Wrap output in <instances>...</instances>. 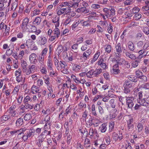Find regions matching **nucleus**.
Here are the masks:
<instances>
[{
  "label": "nucleus",
  "mask_w": 149,
  "mask_h": 149,
  "mask_svg": "<svg viewBox=\"0 0 149 149\" xmlns=\"http://www.w3.org/2000/svg\"><path fill=\"white\" fill-rule=\"evenodd\" d=\"M47 42V38L43 36H39L36 40L37 44L39 46H42L46 44Z\"/></svg>",
  "instance_id": "obj_3"
},
{
  "label": "nucleus",
  "mask_w": 149,
  "mask_h": 149,
  "mask_svg": "<svg viewBox=\"0 0 149 149\" xmlns=\"http://www.w3.org/2000/svg\"><path fill=\"white\" fill-rule=\"evenodd\" d=\"M41 21V18L38 16L35 17L33 20L32 23L33 25L37 26L40 25Z\"/></svg>",
  "instance_id": "obj_15"
},
{
  "label": "nucleus",
  "mask_w": 149,
  "mask_h": 149,
  "mask_svg": "<svg viewBox=\"0 0 149 149\" xmlns=\"http://www.w3.org/2000/svg\"><path fill=\"white\" fill-rule=\"evenodd\" d=\"M91 21L90 20H87L84 21L83 22V26H90Z\"/></svg>",
  "instance_id": "obj_51"
},
{
  "label": "nucleus",
  "mask_w": 149,
  "mask_h": 149,
  "mask_svg": "<svg viewBox=\"0 0 149 149\" xmlns=\"http://www.w3.org/2000/svg\"><path fill=\"white\" fill-rule=\"evenodd\" d=\"M119 66L117 64H115L113 66L111 72L113 74H117L120 73V70L119 69Z\"/></svg>",
  "instance_id": "obj_9"
},
{
  "label": "nucleus",
  "mask_w": 149,
  "mask_h": 149,
  "mask_svg": "<svg viewBox=\"0 0 149 149\" xmlns=\"http://www.w3.org/2000/svg\"><path fill=\"white\" fill-rule=\"evenodd\" d=\"M125 55L127 58H130L131 60H134L136 58V56L132 52L127 51L125 52Z\"/></svg>",
  "instance_id": "obj_13"
},
{
  "label": "nucleus",
  "mask_w": 149,
  "mask_h": 149,
  "mask_svg": "<svg viewBox=\"0 0 149 149\" xmlns=\"http://www.w3.org/2000/svg\"><path fill=\"white\" fill-rule=\"evenodd\" d=\"M31 114L30 113H27L25 115L24 119L25 121H27L31 119Z\"/></svg>",
  "instance_id": "obj_32"
},
{
  "label": "nucleus",
  "mask_w": 149,
  "mask_h": 149,
  "mask_svg": "<svg viewBox=\"0 0 149 149\" xmlns=\"http://www.w3.org/2000/svg\"><path fill=\"white\" fill-rule=\"evenodd\" d=\"M133 118L130 116H129L128 119L127 120V124H132L133 123Z\"/></svg>",
  "instance_id": "obj_55"
},
{
  "label": "nucleus",
  "mask_w": 149,
  "mask_h": 149,
  "mask_svg": "<svg viewBox=\"0 0 149 149\" xmlns=\"http://www.w3.org/2000/svg\"><path fill=\"white\" fill-rule=\"evenodd\" d=\"M137 101L138 103L142 106L147 107L148 104V102H146L145 98H143L139 100H137Z\"/></svg>",
  "instance_id": "obj_17"
},
{
  "label": "nucleus",
  "mask_w": 149,
  "mask_h": 149,
  "mask_svg": "<svg viewBox=\"0 0 149 149\" xmlns=\"http://www.w3.org/2000/svg\"><path fill=\"white\" fill-rule=\"evenodd\" d=\"M84 146L86 149H89L91 147V143L89 139L86 138L84 143Z\"/></svg>",
  "instance_id": "obj_14"
},
{
  "label": "nucleus",
  "mask_w": 149,
  "mask_h": 149,
  "mask_svg": "<svg viewBox=\"0 0 149 149\" xmlns=\"http://www.w3.org/2000/svg\"><path fill=\"white\" fill-rule=\"evenodd\" d=\"M136 60L132 61L131 66L132 68H136L138 65L139 63L141 61V59L138 58H136Z\"/></svg>",
  "instance_id": "obj_8"
},
{
  "label": "nucleus",
  "mask_w": 149,
  "mask_h": 149,
  "mask_svg": "<svg viewBox=\"0 0 149 149\" xmlns=\"http://www.w3.org/2000/svg\"><path fill=\"white\" fill-rule=\"evenodd\" d=\"M35 132V130L34 129L32 128L30 130H27L26 133L28 136L29 137L31 136H34Z\"/></svg>",
  "instance_id": "obj_24"
},
{
  "label": "nucleus",
  "mask_w": 149,
  "mask_h": 149,
  "mask_svg": "<svg viewBox=\"0 0 149 149\" xmlns=\"http://www.w3.org/2000/svg\"><path fill=\"white\" fill-rule=\"evenodd\" d=\"M91 110L92 115L95 116H97V113L95 110V106L94 104H93L92 106Z\"/></svg>",
  "instance_id": "obj_39"
},
{
  "label": "nucleus",
  "mask_w": 149,
  "mask_h": 149,
  "mask_svg": "<svg viewBox=\"0 0 149 149\" xmlns=\"http://www.w3.org/2000/svg\"><path fill=\"white\" fill-rule=\"evenodd\" d=\"M97 134V131L95 128H93L92 127H91L90 128L89 134L91 136H93Z\"/></svg>",
  "instance_id": "obj_20"
},
{
  "label": "nucleus",
  "mask_w": 149,
  "mask_h": 149,
  "mask_svg": "<svg viewBox=\"0 0 149 149\" xmlns=\"http://www.w3.org/2000/svg\"><path fill=\"white\" fill-rule=\"evenodd\" d=\"M31 91L33 94H36L37 93H41V89L37 86L33 85L32 86L31 88Z\"/></svg>",
  "instance_id": "obj_7"
},
{
  "label": "nucleus",
  "mask_w": 149,
  "mask_h": 149,
  "mask_svg": "<svg viewBox=\"0 0 149 149\" xmlns=\"http://www.w3.org/2000/svg\"><path fill=\"white\" fill-rule=\"evenodd\" d=\"M139 87L146 89H149V84L148 83L143 84L140 86Z\"/></svg>",
  "instance_id": "obj_47"
},
{
  "label": "nucleus",
  "mask_w": 149,
  "mask_h": 149,
  "mask_svg": "<svg viewBox=\"0 0 149 149\" xmlns=\"http://www.w3.org/2000/svg\"><path fill=\"white\" fill-rule=\"evenodd\" d=\"M102 72V70L101 68L98 69H96L94 71V76L97 77L99 74H100Z\"/></svg>",
  "instance_id": "obj_40"
},
{
  "label": "nucleus",
  "mask_w": 149,
  "mask_h": 149,
  "mask_svg": "<svg viewBox=\"0 0 149 149\" xmlns=\"http://www.w3.org/2000/svg\"><path fill=\"white\" fill-rule=\"evenodd\" d=\"M29 19L28 18H25L23 20L21 28L23 31H27L31 32H35L37 31V28L34 25H28Z\"/></svg>",
  "instance_id": "obj_1"
},
{
  "label": "nucleus",
  "mask_w": 149,
  "mask_h": 149,
  "mask_svg": "<svg viewBox=\"0 0 149 149\" xmlns=\"http://www.w3.org/2000/svg\"><path fill=\"white\" fill-rule=\"evenodd\" d=\"M116 51H118L119 52H122V49L121 45L120 43L118 42L115 47Z\"/></svg>",
  "instance_id": "obj_46"
},
{
  "label": "nucleus",
  "mask_w": 149,
  "mask_h": 149,
  "mask_svg": "<svg viewBox=\"0 0 149 149\" xmlns=\"http://www.w3.org/2000/svg\"><path fill=\"white\" fill-rule=\"evenodd\" d=\"M9 115L11 117H14L18 115V113L16 110L8 111Z\"/></svg>",
  "instance_id": "obj_44"
},
{
  "label": "nucleus",
  "mask_w": 149,
  "mask_h": 149,
  "mask_svg": "<svg viewBox=\"0 0 149 149\" xmlns=\"http://www.w3.org/2000/svg\"><path fill=\"white\" fill-rule=\"evenodd\" d=\"M128 79L131 81L136 82L137 81V77L134 76H131L128 77Z\"/></svg>",
  "instance_id": "obj_41"
},
{
  "label": "nucleus",
  "mask_w": 149,
  "mask_h": 149,
  "mask_svg": "<svg viewBox=\"0 0 149 149\" xmlns=\"http://www.w3.org/2000/svg\"><path fill=\"white\" fill-rule=\"evenodd\" d=\"M117 110L116 109H112L109 111V114L108 116V118L110 120L114 119L117 116Z\"/></svg>",
  "instance_id": "obj_4"
},
{
  "label": "nucleus",
  "mask_w": 149,
  "mask_h": 149,
  "mask_svg": "<svg viewBox=\"0 0 149 149\" xmlns=\"http://www.w3.org/2000/svg\"><path fill=\"white\" fill-rule=\"evenodd\" d=\"M51 134L50 131H48L46 130H45L39 136L41 138L45 139L48 135H49Z\"/></svg>",
  "instance_id": "obj_16"
},
{
  "label": "nucleus",
  "mask_w": 149,
  "mask_h": 149,
  "mask_svg": "<svg viewBox=\"0 0 149 149\" xmlns=\"http://www.w3.org/2000/svg\"><path fill=\"white\" fill-rule=\"evenodd\" d=\"M41 10L39 9H35L33 11L32 15H31V17H33L36 15H39Z\"/></svg>",
  "instance_id": "obj_43"
},
{
  "label": "nucleus",
  "mask_w": 149,
  "mask_h": 149,
  "mask_svg": "<svg viewBox=\"0 0 149 149\" xmlns=\"http://www.w3.org/2000/svg\"><path fill=\"white\" fill-rule=\"evenodd\" d=\"M21 65L22 68V71L24 72H25L26 70L27 66L26 62L24 60H22L21 61Z\"/></svg>",
  "instance_id": "obj_19"
},
{
  "label": "nucleus",
  "mask_w": 149,
  "mask_h": 149,
  "mask_svg": "<svg viewBox=\"0 0 149 149\" xmlns=\"http://www.w3.org/2000/svg\"><path fill=\"white\" fill-rule=\"evenodd\" d=\"M60 17L56 16L53 18L52 20V22L54 24L55 27H57L59 25Z\"/></svg>",
  "instance_id": "obj_11"
},
{
  "label": "nucleus",
  "mask_w": 149,
  "mask_h": 149,
  "mask_svg": "<svg viewBox=\"0 0 149 149\" xmlns=\"http://www.w3.org/2000/svg\"><path fill=\"white\" fill-rule=\"evenodd\" d=\"M77 55V53H74L72 55H70L69 57L68 58V60L70 62H72L75 60L76 57Z\"/></svg>",
  "instance_id": "obj_29"
},
{
  "label": "nucleus",
  "mask_w": 149,
  "mask_h": 149,
  "mask_svg": "<svg viewBox=\"0 0 149 149\" xmlns=\"http://www.w3.org/2000/svg\"><path fill=\"white\" fill-rule=\"evenodd\" d=\"M69 5V3L68 2H65L62 3L59 6V8L62 7L68 6Z\"/></svg>",
  "instance_id": "obj_64"
},
{
  "label": "nucleus",
  "mask_w": 149,
  "mask_h": 149,
  "mask_svg": "<svg viewBox=\"0 0 149 149\" xmlns=\"http://www.w3.org/2000/svg\"><path fill=\"white\" fill-rule=\"evenodd\" d=\"M47 51L48 49L45 48L43 49L41 52V54H40L45 57L46 56Z\"/></svg>",
  "instance_id": "obj_62"
},
{
  "label": "nucleus",
  "mask_w": 149,
  "mask_h": 149,
  "mask_svg": "<svg viewBox=\"0 0 149 149\" xmlns=\"http://www.w3.org/2000/svg\"><path fill=\"white\" fill-rule=\"evenodd\" d=\"M109 104L110 105L111 107L113 108H114L115 107L116 103L114 99L112 98L110 99L109 101Z\"/></svg>",
  "instance_id": "obj_36"
},
{
  "label": "nucleus",
  "mask_w": 149,
  "mask_h": 149,
  "mask_svg": "<svg viewBox=\"0 0 149 149\" xmlns=\"http://www.w3.org/2000/svg\"><path fill=\"white\" fill-rule=\"evenodd\" d=\"M143 43L142 41H140L137 43V47L139 49H141L143 47Z\"/></svg>",
  "instance_id": "obj_57"
},
{
  "label": "nucleus",
  "mask_w": 149,
  "mask_h": 149,
  "mask_svg": "<svg viewBox=\"0 0 149 149\" xmlns=\"http://www.w3.org/2000/svg\"><path fill=\"white\" fill-rule=\"evenodd\" d=\"M114 123L113 121H111L109 123V130L110 132H111L114 128Z\"/></svg>",
  "instance_id": "obj_49"
},
{
  "label": "nucleus",
  "mask_w": 149,
  "mask_h": 149,
  "mask_svg": "<svg viewBox=\"0 0 149 149\" xmlns=\"http://www.w3.org/2000/svg\"><path fill=\"white\" fill-rule=\"evenodd\" d=\"M81 68V65H75L73 66L72 70L74 71L77 72H79Z\"/></svg>",
  "instance_id": "obj_26"
},
{
  "label": "nucleus",
  "mask_w": 149,
  "mask_h": 149,
  "mask_svg": "<svg viewBox=\"0 0 149 149\" xmlns=\"http://www.w3.org/2000/svg\"><path fill=\"white\" fill-rule=\"evenodd\" d=\"M92 53V50L90 48L85 51L83 54V58L84 59H86L88 58Z\"/></svg>",
  "instance_id": "obj_10"
},
{
  "label": "nucleus",
  "mask_w": 149,
  "mask_h": 149,
  "mask_svg": "<svg viewBox=\"0 0 149 149\" xmlns=\"http://www.w3.org/2000/svg\"><path fill=\"white\" fill-rule=\"evenodd\" d=\"M71 48L73 50V51L75 53H77L78 52V44L75 43L72 46Z\"/></svg>",
  "instance_id": "obj_31"
},
{
  "label": "nucleus",
  "mask_w": 149,
  "mask_h": 149,
  "mask_svg": "<svg viewBox=\"0 0 149 149\" xmlns=\"http://www.w3.org/2000/svg\"><path fill=\"white\" fill-rule=\"evenodd\" d=\"M103 11L105 12V15L107 17V18L111 19V17L113 16V15H112L111 13L110 12L109 9L104 8L103 9Z\"/></svg>",
  "instance_id": "obj_12"
},
{
  "label": "nucleus",
  "mask_w": 149,
  "mask_h": 149,
  "mask_svg": "<svg viewBox=\"0 0 149 149\" xmlns=\"http://www.w3.org/2000/svg\"><path fill=\"white\" fill-rule=\"evenodd\" d=\"M32 99L30 97L29 95L26 96L24 98V100L23 102H30L31 101Z\"/></svg>",
  "instance_id": "obj_54"
},
{
  "label": "nucleus",
  "mask_w": 149,
  "mask_h": 149,
  "mask_svg": "<svg viewBox=\"0 0 149 149\" xmlns=\"http://www.w3.org/2000/svg\"><path fill=\"white\" fill-rule=\"evenodd\" d=\"M133 84L130 81H126L124 84V87H126L129 88H131Z\"/></svg>",
  "instance_id": "obj_22"
},
{
  "label": "nucleus",
  "mask_w": 149,
  "mask_h": 149,
  "mask_svg": "<svg viewBox=\"0 0 149 149\" xmlns=\"http://www.w3.org/2000/svg\"><path fill=\"white\" fill-rule=\"evenodd\" d=\"M36 66L34 65L29 66L27 70L25 72V74L27 75H29L31 73H33L36 70Z\"/></svg>",
  "instance_id": "obj_6"
},
{
  "label": "nucleus",
  "mask_w": 149,
  "mask_h": 149,
  "mask_svg": "<svg viewBox=\"0 0 149 149\" xmlns=\"http://www.w3.org/2000/svg\"><path fill=\"white\" fill-rule=\"evenodd\" d=\"M138 53L139 55L138 56L137 58L141 59L142 57H141V56H143L144 55V52L142 49H141L139 50L138 52Z\"/></svg>",
  "instance_id": "obj_53"
},
{
  "label": "nucleus",
  "mask_w": 149,
  "mask_h": 149,
  "mask_svg": "<svg viewBox=\"0 0 149 149\" xmlns=\"http://www.w3.org/2000/svg\"><path fill=\"white\" fill-rule=\"evenodd\" d=\"M87 77L89 78H91L93 75H94V71L91 70L86 74Z\"/></svg>",
  "instance_id": "obj_45"
},
{
  "label": "nucleus",
  "mask_w": 149,
  "mask_h": 149,
  "mask_svg": "<svg viewBox=\"0 0 149 149\" xmlns=\"http://www.w3.org/2000/svg\"><path fill=\"white\" fill-rule=\"evenodd\" d=\"M13 47H12V48H13ZM12 47L10 48H9L7 50L6 52V54L9 56L11 54H12L13 53V50L12 49Z\"/></svg>",
  "instance_id": "obj_63"
},
{
  "label": "nucleus",
  "mask_w": 149,
  "mask_h": 149,
  "mask_svg": "<svg viewBox=\"0 0 149 149\" xmlns=\"http://www.w3.org/2000/svg\"><path fill=\"white\" fill-rule=\"evenodd\" d=\"M125 98L126 104L127 106V108L132 109L134 104V97L132 96H125Z\"/></svg>",
  "instance_id": "obj_2"
},
{
  "label": "nucleus",
  "mask_w": 149,
  "mask_h": 149,
  "mask_svg": "<svg viewBox=\"0 0 149 149\" xmlns=\"http://www.w3.org/2000/svg\"><path fill=\"white\" fill-rule=\"evenodd\" d=\"M107 125L106 123L102 124L99 128V130L102 133L105 132L107 129Z\"/></svg>",
  "instance_id": "obj_21"
},
{
  "label": "nucleus",
  "mask_w": 149,
  "mask_h": 149,
  "mask_svg": "<svg viewBox=\"0 0 149 149\" xmlns=\"http://www.w3.org/2000/svg\"><path fill=\"white\" fill-rule=\"evenodd\" d=\"M139 78L141 80L142 82H146L147 80V77L144 75H143V74L140 76V77H139Z\"/></svg>",
  "instance_id": "obj_60"
},
{
  "label": "nucleus",
  "mask_w": 149,
  "mask_h": 149,
  "mask_svg": "<svg viewBox=\"0 0 149 149\" xmlns=\"http://www.w3.org/2000/svg\"><path fill=\"white\" fill-rule=\"evenodd\" d=\"M143 125L142 124V122H140L137 125V127L139 132H141L143 129Z\"/></svg>",
  "instance_id": "obj_42"
},
{
  "label": "nucleus",
  "mask_w": 149,
  "mask_h": 149,
  "mask_svg": "<svg viewBox=\"0 0 149 149\" xmlns=\"http://www.w3.org/2000/svg\"><path fill=\"white\" fill-rule=\"evenodd\" d=\"M60 63L59 64V66L58 67V69H57L58 70L62 68V69H64L65 67L67 66V65L65 62L60 61Z\"/></svg>",
  "instance_id": "obj_28"
},
{
  "label": "nucleus",
  "mask_w": 149,
  "mask_h": 149,
  "mask_svg": "<svg viewBox=\"0 0 149 149\" xmlns=\"http://www.w3.org/2000/svg\"><path fill=\"white\" fill-rule=\"evenodd\" d=\"M44 139H42L39 137V139L38 140V141L37 142V144L38 146H41L42 145V143L44 141Z\"/></svg>",
  "instance_id": "obj_61"
},
{
  "label": "nucleus",
  "mask_w": 149,
  "mask_h": 149,
  "mask_svg": "<svg viewBox=\"0 0 149 149\" xmlns=\"http://www.w3.org/2000/svg\"><path fill=\"white\" fill-rule=\"evenodd\" d=\"M40 69L41 72L42 73L45 74H46L47 71L45 66L40 68Z\"/></svg>",
  "instance_id": "obj_56"
},
{
  "label": "nucleus",
  "mask_w": 149,
  "mask_h": 149,
  "mask_svg": "<svg viewBox=\"0 0 149 149\" xmlns=\"http://www.w3.org/2000/svg\"><path fill=\"white\" fill-rule=\"evenodd\" d=\"M129 49L131 51H133L134 49V44L132 42L129 41L127 43Z\"/></svg>",
  "instance_id": "obj_27"
},
{
  "label": "nucleus",
  "mask_w": 149,
  "mask_h": 149,
  "mask_svg": "<svg viewBox=\"0 0 149 149\" xmlns=\"http://www.w3.org/2000/svg\"><path fill=\"white\" fill-rule=\"evenodd\" d=\"M24 123L22 118H20L17 119L16 122V125L17 127H19L22 125Z\"/></svg>",
  "instance_id": "obj_25"
},
{
  "label": "nucleus",
  "mask_w": 149,
  "mask_h": 149,
  "mask_svg": "<svg viewBox=\"0 0 149 149\" xmlns=\"http://www.w3.org/2000/svg\"><path fill=\"white\" fill-rule=\"evenodd\" d=\"M49 73L50 75L52 77H56L58 75V73L56 72V71H54L52 69V70H51Z\"/></svg>",
  "instance_id": "obj_52"
},
{
  "label": "nucleus",
  "mask_w": 149,
  "mask_h": 149,
  "mask_svg": "<svg viewBox=\"0 0 149 149\" xmlns=\"http://www.w3.org/2000/svg\"><path fill=\"white\" fill-rule=\"evenodd\" d=\"M100 52H97L94 55V56L91 61L92 63L96 61L100 56Z\"/></svg>",
  "instance_id": "obj_35"
},
{
  "label": "nucleus",
  "mask_w": 149,
  "mask_h": 149,
  "mask_svg": "<svg viewBox=\"0 0 149 149\" xmlns=\"http://www.w3.org/2000/svg\"><path fill=\"white\" fill-rule=\"evenodd\" d=\"M60 9L57 12V14L58 15H60L64 13L66 10V8H61L60 7Z\"/></svg>",
  "instance_id": "obj_34"
},
{
  "label": "nucleus",
  "mask_w": 149,
  "mask_h": 149,
  "mask_svg": "<svg viewBox=\"0 0 149 149\" xmlns=\"http://www.w3.org/2000/svg\"><path fill=\"white\" fill-rule=\"evenodd\" d=\"M111 45H107L105 48V52L108 53H110L111 51Z\"/></svg>",
  "instance_id": "obj_58"
},
{
  "label": "nucleus",
  "mask_w": 149,
  "mask_h": 149,
  "mask_svg": "<svg viewBox=\"0 0 149 149\" xmlns=\"http://www.w3.org/2000/svg\"><path fill=\"white\" fill-rule=\"evenodd\" d=\"M24 103L26 109H31L33 108V105L30 102H24Z\"/></svg>",
  "instance_id": "obj_18"
},
{
  "label": "nucleus",
  "mask_w": 149,
  "mask_h": 149,
  "mask_svg": "<svg viewBox=\"0 0 149 149\" xmlns=\"http://www.w3.org/2000/svg\"><path fill=\"white\" fill-rule=\"evenodd\" d=\"M36 55L34 53H32L29 56V60L31 63L35 64L37 62Z\"/></svg>",
  "instance_id": "obj_5"
},
{
  "label": "nucleus",
  "mask_w": 149,
  "mask_h": 149,
  "mask_svg": "<svg viewBox=\"0 0 149 149\" xmlns=\"http://www.w3.org/2000/svg\"><path fill=\"white\" fill-rule=\"evenodd\" d=\"M142 31L146 35H148L149 34V28L147 26H143Z\"/></svg>",
  "instance_id": "obj_37"
},
{
  "label": "nucleus",
  "mask_w": 149,
  "mask_h": 149,
  "mask_svg": "<svg viewBox=\"0 0 149 149\" xmlns=\"http://www.w3.org/2000/svg\"><path fill=\"white\" fill-rule=\"evenodd\" d=\"M17 5L18 2L17 1H14L11 5L10 10H15L16 9Z\"/></svg>",
  "instance_id": "obj_33"
},
{
  "label": "nucleus",
  "mask_w": 149,
  "mask_h": 149,
  "mask_svg": "<svg viewBox=\"0 0 149 149\" xmlns=\"http://www.w3.org/2000/svg\"><path fill=\"white\" fill-rule=\"evenodd\" d=\"M116 61L117 62V64L118 65H121L123 64L124 63L125 61L123 58H120V57H118L116 58Z\"/></svg>",
  "instance_id": "obj_30"
},
{
  "label": "nucleus",
  "mask_w": 149,
  "mask_h": 149,
  "mask_svg": "<svg viewBox=\"0 0 149 149\" xmlns=\"http://www.w3.org/2000/svg\"><path fill=\"white\" fill-rule=\"evenodd\" d=\"M24 54V51L23 50L20 51L18 56V58L20 59H21Z\"/></svg>",
  "instance_id": "obj_59"
},
{
  "label": "nucleus",
  "mask_w": 149,
  "mask_h": 149,
  "mask_svg": "<svg viewBox=\"0 0 149 149\" xmlns=\"http://www.w3.org/2000/svg\"><path fill=\"white\" fill-rule=\"evenodd\" d=\"M81 22V21L79 20H76L75 21L72 26V28H76Z\"/></svg>",
  "instance_id": "obj_50"
},
{
  "label": "nucleus",
  "mask_w": 149,
  "mask_h": 149,
  "mask_svg": "<svg viewBox=\"0 0 149 149\" xmlns=\"http://www.w3.org/2000/svg\"><path fill=\"white\" fill-rule=\"evenodd\" d=\"M10 118L9 116L6 115H4L0 117V119L1 121H6L9 120Z\"/></svg>",
  "instance_id": "obj_38"
},
{
  "label": "nucleus",
  "mask_w": 149,
  "mask_h": 149,
  "mask_svg": "<svg viewBox=\"0 0 149 149\" xmlns=\"http://www.w3.org/2000/svg\"><path fill=\"white\" fill-rule=\"evenodd\" d=\"M53 34L54 35L56 36L57 38H58L60 36V32L59 29L57 27L55 28L53 31Z\"/></svg>",
  "instance_id": "obj_23"
},
{
  "label": "nucleus",
  "mask_w": 149,
  "mask_h": 149,
  "mask_svg": "<svg viewBox=\"0 0 149 149\" xmlns=\"http://www.w3.org/2000/svg\"><path fill=\"white\" fill-rule=\"evenodd\" d=\"M47 65L48 67V69L49 70H52L53 64L52 61H47Z\"/></svg>",
  "instance_id": "obj_48"
}]
</instances>
